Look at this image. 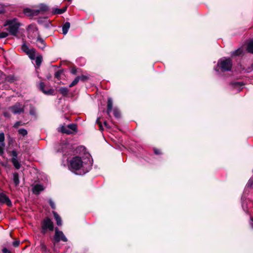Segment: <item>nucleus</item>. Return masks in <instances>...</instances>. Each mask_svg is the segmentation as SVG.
Masks as SVG:
<instances>
[{
    "label": "nucleus",
    "instance_id": "nucleus-1",
    "mask_svg": "<svg viewBox=\"0 0 253 253\" xmlns=\"http://www.w3.org/2000/svg\"><path fill=\"white\" fill-rule=\"evenodd\" d=\"M92 159L88 158L86 161H83L80 157H73L69 162L68 168L72 172L77 175H84L91 169Z\"/></svg>",
    "mask_w": 253,
    "mask_h": 253
},
{
    "label": "nucleus",
    "instance_id": "nucleus-2",
    "mask_svg": "<svg viewBox=\"0 0 253 253\" xmlns=\"http://www.w3.org/2000/svg\"><path fill=\"white\" fill-rule=\"evenodd\" d=\"M232 61L230 58H222L218 62L217 66L214 69L216 72H225L231 70Z\"/></svg>",
    "mask_w": 253,
    "mask_h": 253
},
{
    "label": "nucleus",
    "instance_id": "nucleus-3",
    "mask_svg": "<svg viewBox=\"0 0 253 253\" xmlns=\"http://www.w3.org/2000/svg\"><path fill=\"white\" fill-rule=\"evenodd\" d=\"M8 26L7 30L9 31L10 35L16 36L18 32V30L20 26L19 22L16 21L15 19L9 20L6 21L5 26Z\"/></svg>",
    "mask_w": 253,
    "mask_h": 253
},
{
    "label": "nucleus",
    "instance_id": "nucleus-4",
    "mask_svg": "<svg viewBox=\"0 0 253 253\" xmlns=\"http://www.w3.org/2000/svg\"><path fill=\"white\" fill-rule=\"evenodd\" d=\"M39 9H31L28 8L24 10V13L29 16H37L40 11L45 12L48 10V6L45 3H40L38 6Z\"/></svg>",
    "mask_w": 253,
    "mask_h": 253
},
{
    "label": "nucleus",
    "instance_id": "nucleus-5",
    "mask_svg": "<svg viewBox=\"0 0 253 253\" xmlns=\"http://www.w3.org/2000/svg\"><path fill=\"white\" fill-rule=\"evenodd\" d=\"M28 30L29 35L31 32H33L35 34V35H38L37 41L42 44L41 46L39 45V47L41 48H43L45 46V44L44 40L40 37L37 27L33 25H30L28 26Z\"/></svg>",
    "mask_w": 253,
    "mask_h": 253
},
{
    "label": "nucleus",
    "instance_id": "nucleus-6",
    "mask_svg": "<svg viewBox=\"0 0 253 253\" xmlns=\"http://www.w3.org/2000/svg\"><path fill=\"white\" fill-rule=\"evenodd\" d=\"M42 233H45L47 230L52 231L54 229L53 223L48 217L43 219L42 222Z\"/></svg>",
    "mask_w": 253,
    "mask_h": 253
},
{
    "label": "nucleus",
    "instance_id": "nucleus-7",
    "mask_svg": "<svg viewBox=\"0 0 253 253\" xmlns=\"http://www.w3.org/2000/svg\"><path fill=\"white\" fill-rule=\"evenodd\" d=\"M9 110L14 114H17L24 112V108L21 103L17 102L14 105L9 107Z\"/></svg>",
    "mask_w": 253,
    "mask_h": 253
},
{
    "label": "nucleus",
    "instance_id": "nucleus-8",
    "mask_svg": "<svg viewBox=\"0 0 253 253\" xmlns=\"http://www.w3.org/2000/svg\"><path fill=\"white\" fill-rule=\"evenodd\" d=\"M54 240L56 242H59L61 240L65 242L67 241V239L63 232L59 230L57 227L55 229Z\"/></svg>",
    "mask_w": 253,
    "mask_h": 253
},
{
    "label": "nucleus",
    "instance_id": "nucleus-9",
    "mask_svg": "<svg viewBox=\"0 0 253 253\" xmlns=\"http://www.w3.org/2000/svg\"><path fill=\"white\" fill-rule=\"evenodd\" d=\"M0 203L6 204L9 207L12 206V202L10 199L3 193H0Z\"/></svg>",
    "mask_w": 253,
    "mask_h": 253
},
{
    "label": "nucleus",
    "instance_id": "nucleus-10",
    "mask_svg": "<svg viewBox=\"0 0 253 253\" xmlns=\"http://www.w3.org/2000/svg\"><path fill=\"white\" fill-rule=\"evenodd\" d=\"M45 84L44 83L41 82L39 84V88L43 93L46 95H52L54 93V90L49 88L47 90L44 89Z\"/></svg>",
    "mask_w": 253,
    "mask_h": 253
},
{
    "label": "nucleus",
    "instance_id": "nucleus-11",
    "mask_svg": "<svg viewBox=\"0 0 253 253\" xmlns=\"http://www.w3.org/2000/svg\"><path fill=\"white\" fill-rule=\"evenodd\" d=\"M44 190V187L41 184H36L33 185L32 191L35 194H39Z\"/></svg>",
    "mask_w": 253,
    "mask_h": 253
},
{
    "label": "nucleus",
    "instance_id": "nucleus-12",
    "mask_svg": "<svg viewBox=\"0 0 253 253\" xmlns=\"http://www.w3.org/2000/svg\"><path fill=\"white\" fill-rule=\"evenodd\" d=\"M69 144L66 142L63 141L58 146V148H57V151L59 152H65L66 149L68 147Z\"/></svg>",
    "mask_w": 253,
    "mask_h": 253
},
{
    "label": "nucleus",
    "instance_id": "nucleus-13",
    "mask_svg": "<svg viewBox=\"0 0 253 253\" xmlns=\"http://www.w3.org/2000/svg\"><path fill=\"white\" fill-rule=\"evenodd\" d=\"M113 108V100L111 97L108 98L107 100V113L108 115L110 116V114L112 111Z\"/></svg>",
    "mask_w": 253,
    "mask_h": 253
},
{
    "label": "nucleus",
    "instance_id": "nucleus-14",
    "mask_svg": "<svg viewBox=\"0 0 253 253\" xmlns=\"http://www.w3.org/2000/svg\"><path fill=\"white\" fill-rule=\"evenodd\" d=\"M52 213L56 220L57 225L58 226H61L62 225V219L59 215L55 211H53Z\"/></svg>",
    "mask_w": 253,
    "mask_h": 253
},
{
    "label": "nucleus",
    "instance_id": "nucleus-15",
    "mask_svg": "<svg viewBox=\"0 0 253 253\" xmlns=\"http://www.w3.org/2000/svg\"><path fill=\"white\" fill-rule=\"evenodd\" d=\"M67 6H65L63 8H54L52 9V13L54 14H60L65 12L67 10Z\"/></svg>",
    "mask_w": 253,
    "mask_h": 253
},
{
    "label": "nucleus",
    "instance_id": "nucleus-16",
    "mask_svg": "<svg viewBox=\"0 0 253 253\" xmlns=\"http://www.w3.org/2000/svg\"><path fill=\"white\" fill-rule=\"evenodd\" d=\"M70 27V23L69 22H65L62 26V33L65 35L67 34Z\"/></svg>",
    "mask_w": 253,
    "mask_h": 253
},
{
    "label": "nucleus",
    "instance_id": "nucleus-17",
    "mask_svg": "<svg viewBox=\"0 0 253 253\" xmlns=\"http://www.w3.org/2000/svg\"><path fill=\"white\" fill-rule=\"evenodd\" d=\"M13 181L15 186H17L19 184V174L17 172L12 173Z\"/></svg>",
    "mask_w": 253,
    "mask_h": 253
},
{
    "label": "nucleus",
    "instance_id": "nucleus-18",
    "mask_svg": "<svg viewBox=\"0 0 253 253\" xmlns=\"http://www.w3.org/2000/svg\"><path fill=\"white\" fill-rule=\"evenodd\" d=\"M27 54L31 60H34L36 57V49L31 48Z\"/></svg>",
    "mask_w": 253,
    "mask_h": 253
},
{
    "label": "nucleus",
    "instance_id": "nucleus-19",
    "mask_svg": "<svg viewBox=\"0 0 253 253\" xmlns=\"http://www.w3.org/2000/svg\"><path fill=\"white\" fill-rule=\"evenodd\" d=\"M59 91L62 95L65 96L68 93L69 90L67 87H61L59 88Z\"/></svg>",
    "mask_w": 253,
    "mask_h": 253
},
{
    "label": "nucleus",
    "instance_id": "nucleus-20",
    "mask_svg": "<svg viewBox=\"0 0 253 253\" xmlns=\"http://www.w3.org/2000/svg\"><path fill=\"white\" fill-rule=\"evenodd\" d=\"M60 130L62 133L70 134L72 133L71 130L67 126H62L60 127Z\"/></svg>",
    "mask_w": 253,
    "mask_h": 253
},
{
    "label": "nucleus",
    "instance_id": "nucleus-21",
    "mask_svg": "<svg viewBox=\"0 0 253 253\" xmlns=\"http://www.w3.org/2000/svg\"><path fill=\"white\" fill-rule=\"evenodd\" d=\"M36 60V66L39 67L41 66V63L42 62V57L41 55H37L36 57H35V59Z\"/></svg>",
    "mask_w": 253,
    "mask_h": 253
},
{
    "label": "nucleus",
    "instance_id": "nucleus-22",
    "mask_svg": "<svg viewBox=\"0 0 253 253\" xmlns=\"http://www.w3.org/2000/svg\"><path fill=\"white\" fill-rule=\"evenodd\" d=\"M247 51L251 53H253V40L249 42L247 47Z\"/></svg>",
    "mask_w": 253,
    "mask_h": 253
},
{
    "label": "nucleus",
    "instance_id": "nucleus-23",
    "mask_svg": "<svg viewBox=\"0 0 253 253\" xmlns=\"http://www.w3.org/2000/svg\"><path fill=\"white\" fill-rule=\"evenodd\" d=\"M11 161L15 169H18L20 168L21 164L18 159L11 160Z\"/></svg>",
    "mask_w": 253,
    "mask_h": 253
},
{
    "label": "nucleus",
    "instance_id": "nucleus-24",
    "mask_svg": "<svg viewBox=\"0 0 253 253\" xmlns=\"http://www.w3.org/2000/svg\"><path fill=\"white\" fill-rule=\"evenodd\" d=\"M243 52V50L242 48H238V49L233 51L231 53V56H238L241 55Z\"/></svg>",
    "mask_w": 253,
    "mask_h": 253
},
{
    "label": "nucleus",
    "instance_id": "nucleus-25",
    "mask_svg": "<svg viewBox=\"0 0 253 253\" xmlns=\"http://www.w3.org/2000/svg\"><path fill=\"white\" fill-rule=\"evenodd\" d=\"M68 128H69V129L71 130L72 133L73 131H77V125L75 124H71L67 126Z\"/></svg>",
    "mask_w": 253,
    "mask_h": 253
},
{
    "label": "nucleus",
    "instance_id": "nucleus-26",
    "mask_svg": "<svg viewBox=\"0 0 253 253\" xmlns=\"http://www.w3.org/2000/svg\"><path fill=\"white\" fill-rule=\"evenodd\" d=\"M21 49L26 54L31 50L25 43L22 44Z\"/></svg>",
    "mask_w": 253,
    "mask_h": 253
},
{
    "label": "nucleus",
    "instance_id": "nucleus-27",
    "mask_svg": "<svg viewBox=\"0 0 253 253\" xmlns=\"http://www.w3.org/2000/svg\"><path fill=\"white\" fill-rule=\"evenodd\" d=\"M79 78L77 76L74 80L73 81L69 84V86L70 87H72L75 85H76L79 82Z\"/></svg>",
    "mask_w": 253,
    "mask_h": 253
},
{
    "label": "nucleus",
    "instance_id": "nucleus-28",
    "mask_svg": "<svg viewBox=\"0 0 253 253\" xmlns=\"http://www.w3.org/2000/svg\"><path fill=\"white\" fill-rule=\"evenodd\" d=\"M4 141V134L3 132L0 133V144L3 146H5Z\"/></svg>",
    "mask_w": 253,
    "mask_h": 253
},
{
    "label": "nucleus",
    "instance_id": "nucleus-29",
    "mask_svg": "<svg viewBox=\"0 0 253 253\" xmlns=\"http://www.w3.org/2000/svg\"><path fill=\"white\" fill-rule=\"evenodd\" d=\"M18 132L20 134L22 135L23 136L26 135L28 133L27 130L24 128H20L18 130Z\"/></svg>",
    "mask_w": 253,
    "mask_h": 253
},
{
    "label": "nucleus",
    "instance_id": "nucleus-30",
    "mask_svg": "<svg viewBox=\"0 0 253 253\" xmlns=\"http://www.w3.org/2000/svg\"><path fill=\"white\" fill-rule=\"evenodd\" d=\"M30 114L32 116H36L37 114L36 109L35 107L31 106L30 110Z\"/></svg>",
    "mask_w": 253,
    "mask_h": 253
},
{
    "label": "nucleus",
    "instance_id": "nucleus-31",
    "mask_svg": "<svg viewBox=\"0 0 253 253\" xmlns=\"http://www.w3.org/2000/svg\"><path fill=\"white\" fill-rule=\"evenodd\" d=\"M62 74V71L61 70H59L55 73L54 77L58 79H60Z\"/></svg>",
    "mask_w": 253,
    "mask_h": 253
},
{
    "label": "nucleus",
    "instance_id": "nucleus-32",
    "mask_svg": "<svg viewBox=\"0 0 253 253\" xmlns=\"http://www.w3.org/2000/svg\"><path fill=\"white\" fill-rule=\"evenodd\" d=\"M11 154L12 156V157L11 158V160H14V159H17L18 158V154L15 150H12L11 151Z\"/></svg>",
    "mask_w": 253,
    "mask_h": 253
},
{
    "label": "nucleus",
    "instance_id": "nucleus-33",
    "mask_svg": "<svg viewBox=\"0 0 253 253\" xmlns=\"http://www.w3.org/2000/svg\"><path fill=\"white\" fill-rule=\"evenodd\" d=\"M5 80L7 82L12 83L14 81V78L13 76L9 75L5 78Z\"/></svg>",
    "mask_w": 253,
    "mask_h": 253
},
{
    "label": "nucleus",
    "instance_id": "nucleus-34",
    "mask_svg": "<svg viewBox=\"0 0 253 253\" xmlns=\"http://www.w3.org/2000/svg\"><path fill=\"white\" fill-rule=\"evenodd\" d=\"M48 202L51 208L54 210L55 209V205L52 199H50L48 200Z\"/></svg>",
    "mask_w": 253,
    "mask_h": 253
},
{
    "label": "nucleus",
    "instance_id": "nucleus-35",
    "mask_svg": "<svg viewBox=\"0 0 253 253\" xmlns=\"http://www.w3.org/2000/svg\"><path fill=\"white\" fill-rule=\"evenodd\" d=\"M113 114H114V116L116 118H118L120 116V112L117 109H114Z\"/></svg>",
    "mask_w": 253,
    "mask_h": 253
},
{
    "label": "nucleus",
    "instance_id": "nucleus-36",
    "mask_svg": "<svg viewBox=\"0 0 253 253\" xmlns=\"http://www.w3.org/2000/svg\"><path fill=\"white\" fill-rule=\"evenodd\" d=\"M8 36V34L6 32H2L0 33V39L6 38Z\"/></svg>",
    "mask_w": 253,
    "mask_h": 253
},
{
    "label": "nucleus",
    "instance_id": "nucleus-37",
    "mask_svg": "<svg viewBox=\"0 0 253 253\" xmlns=\"http://www.w3.org/2000/svg\"><path fill=\"white\" fill-rule=\"evenodd\" d=\"M244 85V84L242 82H234L233 83V85L234 87H240Z\"/></svg>",
    "mask_w": 253,
    "mask_h": 253
},
{
    "label": "nucleus",
    "instance_id": "nucleus-38",
    "mask_svg": "<svg viewBox=\"0 0 253 253\" xmlns=\"http://www.w3.org/2000/svg\"><path fill=\"white\" fill-rule=\"evenodd\" d=\"M253 185V178H251L247 184V187H252Z\"/></svg>",
    "mask_w": 253,
    "mask_h": 253
},
{
    "label": "nucleus",
    "instance_id": "nucleus-39",
    "mask_svg": "<svg viewBox=\"0 0 253 253\" xmlns=\"http://www.w3.org/2000/svg\"><path fill=\"white\" fill-rule=\"evenodd\" d=\"M78 77L79 78V80L83 82L85 81L87 79V77L84 75L78 76Z\"/></svg>",
    "mask_w": 253,
    "mask_h": 253
},
{
    "label": "nucleus",
    "instance_id": "nucleus-40",
    "mask_svg": "<svg viewBox=\"0 0 253 253\" xmlns=\"http://www.w3.org/2000/svg\"><path fill=\"white\" fill-rule=\"evenodd\" d=\"M41 248L42 251L44 252H47V248L44 244L42 243L41 244Z\"/></svg>",
    "mask_w": 253,
    "mask_h": 253
},
{
    "label": "nucleus",
    "instance_id": "nucleus-41",
    "mask_svg": "<svg viewBox=\"0 0 253 253\" xmlns=\"http://www.w3.org/2000/svg\"><path fill=\"white\" fill-rule=\"evenodd\" d=\"M70 72L73 75H76L77 73V68L76 67H73L71 68Z\"/></svg>",
    "mask_w": 253,
    "mask_h": 253
},
{
    "label": "nucleus",
    "instance_id": "nucleus-42",
    "mask_svg": "<svg viewBox=\"0 0 253 253\" xmlns=\"http://www.w3.org/2000/svg\"><path fill=\"white\" fill-rule=\"evenodd\" d=\"M21 125H22V122H20V121H18V122H16L14 124V126H13V127H14V128H17V127H18V126H21Z\"/></svg>",
    "mask_w": 253,
    "mask_h": 253
},
{
    "label": "nucleus",
    "instance_id": "nucleus-43",
    "mask_svg": "<svg viewBox=\"0 0 253 253\" xmlns=\"http://www.w3.org/2000/svg\"><path fill=\"white\" fill-rule=\"evenodd\" d=\"M19 244H20V242H19V241H18V240L15 241L12 243L13 246L15 247H18L19 246Z\"/></svg>",
    "mask_w": 253,
    "mask_h": 253
},
{
    "label": "nucleus",
    "instance_id": "nucleus-44",
    "mask_svg": "<svg viewBox=\"0 0 253 253\" xmlns=\"http://www.w3.org/2000/svg\"><path fill=\"white\" fill-rule=\"evenodd\" d=\"M4 146H3L2 145L0 144V156H2L3 154V147Z\"/></svg>",
    "mask_w": 253,
    "mask_h": 253
},
{
    "label": "nucleus",
    "instance_id": "nucleus-45",
    "mask_svg": "<svg viewBox=\"0 0 253 253\" xmlns=\"http://www.w3.org/2000/svg\"><path fill=\"white\" fill-rule=\"evenodd\" d=\"M2 251L3 253H11L6 248H3Z\"/></svg>",
    "mask_w": 253,
    "mask_h": 253
},
{
    "label": "nucleus",
    "instance_id": "nucleus-46",
    "mask_svg": "<svg viewBox=\"0 0 253 253\" xmlns=\"http://www.w3.org/2000/svg\"><path fill=\"white\" fill-rule=\"evenodd\" d=\"M154 153L156 155H159V154H161L160 150H159V149H156V148L154 149Z\"/></svg>",
    "mask_w": 253,
    "mask_h": 253
},
{
    "label": "nucleus",
    "instance_id": "nucleus-47",
    "mask_svg": "<svg viewBox=\"0 0 253 253\" xmlns=\"http://www.w3.org/2000/svg\"><path fill=\"white\" fill-rule=\"evenodd\" d=\"M3 115L4 117H7V118L10 117V115H9V113L7 112H4L3 113Z\"/></svg>",
    "mask_w": 253,
    "mask_h": 253
},
{
    "label": "nucleus",
    "instance_id": "nucleus-48",
    "mask_svg": "<svg viewBox=\"0 0 253 253\" xmlns=\"http://www.w3.org/2000/svg\"><path fill=\"white\" fill-rule=\"evenodd\" d=\"M250 224L251 227L253 228V218H251V221L250 222Z\"/></svg>",
    "mask_w": 253,
    "mask_h": 253
},
{
    "label": "nucleus",
    "instance_id": "nucleus-49",
    "mask_svg": "<svg viewBox=\"0 0 253 253\" xmlns=\"http://www.w3.org/2000/svg\"><path fill=\"white\" fill-rule=\"evenodd\" d=\"M96 123L99 125V124H101V122L100 121V118H98L96 121Z\"/></svg>",
    "mask_w": 253,
    "mask_h": 253
},
{
    "label": "nucleus",
    "instance_id": "nucleus-50",
    "mask_svg": "<svg viewBox=\"0 0 253 253\" xmlns=\"http://www.w3.org/2000/svg\"><path fill=\"white\" fill-rule=\"evenodd\" d=\"M99 126L100 130L101 131L103 130L104 129H103V127L102 124H99Z\"/></svg>",
    "mask_w": 253,
    "mask_h": 253
},
{
    "label": "nucleus",
    "instance_id": "nucleus-51",
    "mask_svg": "<svg viewBox=\"0 0 253 253\" xmlns=\"http://www.w3.org/2000/svg\"><path fill=\"white\" fill-rule=\"evenodd\" d=\"M104 125H105V126L106 127H107V128H109V126H108V124H107V122H106V121H104Z\"/></svg>",
    "mask_w": 253,
    "mask_h": 253
},
{
    "label": "nucleus",
    "instance_id": "nucleus-52",
    "mask_svg": "<svg viewBox=\"0 0 253 253\" xmlns=\"http://www.w3.org/2000/svg\"><path fill=\"white\" fill-rule=\"evenodd\" d=\"M4 12V10L3 9H0V14L3 13Z\"/></svg>",
    "mask_w": 253,
    "mask_h": 253
},
{
    "label": "nucleus",
    "instance_id": "nucleus-53",
    "mask_svg": "<svg viewBox=\"0 0 253 253\" xmlns=\"http://www.w3.org/2000/svg\"><path fill=\"white\" fill-rule=\"evenodd\" d=\"M69 2H71L72 1V0H67Z\"/></svg>",
    "mask_w": 253,
    "mask_h": 253
},
{
    "label": "nucleus",
    "instance_id": "nucleus-54",
    "mask_svg": "<svg viewBox=\"0 0 253 253\" xmlns=\"http://www.w3.org/2000/svg\"><path fill=\"white\" fill-rule=\"evenodd\" d=\"M241 199H242V200H243V196H242V197L241 198Z\"/></svg>",
    "mask_w": 253,
    "mask_h": 253
}]
</instances>
